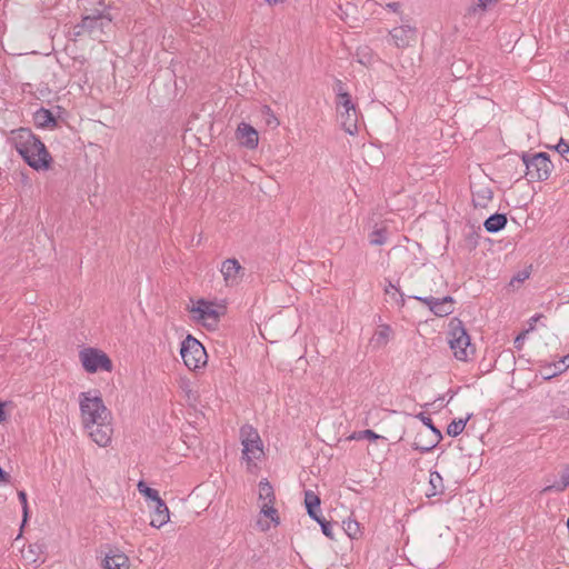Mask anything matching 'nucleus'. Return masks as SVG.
<instances>
[{"instance_id": "nucleus-1", "label": "nucleus", "mask_w": 569, "mask_h": 569, "mask_svg": "<svg viewBox=\"0 0 569 569\" xmlns=\"http://www.w3.org/2000/svg\"><path fill=\"white\" fill-rule=\"evenodd\" d=\"M12 142L17 152L32 169L44 171L50 168L52 157L31 129L19 128L13 131Z\"/></svg>"}, {"instance_id": "nucleus-2", "label": "nucleus", "mask_w": 569, "mask_h": 569, "mask_svg": "<svg viewBox=\"0 0 569 569\" xmlns=\"http://www.w3.org/2000/svg\"><path fill=\"white\" fill-rule=\"evenodd\" d=\"M80 412L84 427H94V423L110 420L111 412L104 406L98 390L81 392Z\"/></svg>"}, {"instance_id": "nucleus-3", "label": "nucleus", "mask_w": 569, "mask_h": 569, "mask_svg": "<svg viewBox=\"0 0 569 569\" xmlns=\"http://www.w3.org/2000/svg\"><path fill=\"white\" fill-rule=\"evenodd\" d=\"M448 342L457 360L468 361L476 352L463 322L458 318L449 322Z\"/></svg>"}, {"instance_id": "nucleus-4", "label": "nucleus", "mask_w": 569, "mask_h": 569, "mask_svg": "<svg viewBox=\"0 0 569 569\" xmlns=\"http://www.w3.org/2000/svg\"><path fill=\"white\" fill-rule=\"evenodd\" d=\"M521 160L526 168L528 181H546L553 170V163L546 152H537L533 154L522 152Z\"/></svg>"}, {"instance_id": "nucleus-5", "label": "nucleus", "mask_w": 569, "mask_h": 569, "mask_svg": "<svg viewBox=\"0 0 569 569\" xmlns=\"http://www.w3.org/2000/svg\"><path fill=\"white\" fill-rule=\"evenodd\" d=\"M180 355L190 370L203 367L208 359L204 347L191 335L181 342Z\"/></svg>"}, {"instance_id": "nucleus-6", "label": "nucleus", "mask_w": 569, "mask_h": 569, "mask_svg": "<svg viewBox=\"0 0 569 569\" xmlns=\"http://www.w3.org/2000/svg\"><path fill=\"white\" fill-rule=\"evenodd\" d=\"M240 439L243 446L242 459L247 461L248 469L254 459H260L263 455L262 441L258 431L250 425L240 428Z\"/></svg>"}, {"instance_id": "nucleus-7", "label": "nucleus", "mask_w": 569, "mask_h": 569, "mask_svg": "<svg viewBox=\"0 0 569 569\" xmlns=\"http://www.w3.org/2000/svg\"><path fill=\"white\" fill-rule=\"evenodd\" d=\"M83 369L89 373L97 371L110 372L113 368L111 359L103 351L96 348H84L79 353Z\"/></svg>"}, {"instance_id": "nucleus-8", "label": "nucleus", "mask_w": 569, "mask_h": 569, "mask_svg": "<svg viewBox=\"0 0 569 569\" xmlns=\"http://www.w3.org/2000/svg\"><path fill=\"white\" fill-rule=\"evenodd\" d=\"M409 298L416 299L426 306L437 317H447L455 311V299L451 296H445L442 298H435L432 296H410Z\"/></svg>"}, {"instance_id": "nucleus-9", "label": "nucleus", "mask_w": 569, "mask_h": 569, "mask_svg": "<svg viewBox=\"0 0 569 569\" xmlns=\"http://www.w3.org/2000/svg\"><path fill=\"white\" fill-rule=\"evenodd\" d=\"M84 20L88 21V34L94 40L104 33V29H109L112 22L109 13L101 12L99 10H94V13L92 14L84 16Z\"/></svg>"}, {"instance_id": "nucleus-10", "label": "nucleus", "mask_w": 569, "mask_h": 569, "mask_svg": "<svg viewBox=\"0 0 569 569\" xmlns=\"http://www.w3.org/2000/svg\"><path fill=\"white\" fill-rule=\"evenodd\" d=\"M402 24L393 28L389 34L398 48H407L416 40L417 29L408 23V20L400 18Z\"/></svg>"}, {"instance_id": "nucleus-11", "label": "nucleus", "mask_w": 569, "mask_h": 569, "mask_svg": "<svg viewBox=\"0 0 569 569\" xmlns=\"http://www.w3.org/2000/svg\"><path fill=\"white\" fill-rule=\"evenodd\" d=\"M417 418L421 420V422L429 428L433 433V439L428 442V445H421L419 440L420 436L416 438L412 443V448L421 453L431 451L442 439V435L440 430L433 425L432 419L426 416L423 412L417 415Z\"/></svg>"}, {"instance_id": "nucleus-12", "label": "nucleus", "mask_w": 569, "mask_h": 569, "mask_svg": "<svg viewBox=\"0 0 569 569\" xmlns=\"http://www.w3.org/2000/svg\"><path fill=\"white\" fill-rule=\"evenodd\" d=\"M220 271L226 284L230 287L237 286L244 274V268L236 258L226 259L221 264Z\"/></svg>"}, {"instance_id": "nucleus-13", "label": "nucleus", "mask_w": 569, "mask_h": 569, "mask_svg": "<svg viewBox=\"0 0 569 569\" xmlns=\"http://www.w3.org/2000/svg\"><path fill=\"white\" fill-rule=\"evenodd\" d=\"M89 430L91 439L100 447H107L111 442L112 427L110 420L94 423V427H84Z\"/></svg>"}, {"instance_id": "nucleus-14", "label": "nucleus", "mask_w": 569, "mask_h": 569, "mask_svg": "<svg viewBox=\"0 0 569 569\" xmlns=\"http://www.w3.org/2000/svg\"><path fill=\"white\" fill-rule=\"evenodd\" d=\"M190 311L196 315L194 318L197 320L203 322L212 320L214 325L219 321V311L213 308L211 302L203 299L198 300L197 305L193 306Z\"/></svg>"}, {"instance_id": "nucleus-15", "label": "nucleus", "mask_w": 569, "mask_h": 569, "mask_svg": "<svg viewBox=\"0 0 569 569\" xmlns=\"http://www.w3.org/2000/svg\"><path fill=\"white\" fill-rule=\"evenodd\" d=\"M237 139L241 146L254 149L259 142L258 131L251 124L241 122L237 129Z\"/></svg>"}, {"instance_id": "nucleus-16", "label": "nucleus", "mask_w": 569, "mask_h": 569, "mask_svg": "<svg viewBox=\"0 0 569 569\" xmlns=\"http://www.w3.org/2000/svg\"><path fill=\"white\" fill-rule=\"evenodd\" d=\"M106 569H129V558L118 548H111L104 557Z\"/></svg>"}, {"instance_id": "nucleus-17", "label": "nucleus", "mask_w": 569, "mask_h": 569, "mask_svg": "<svg viewBox=\"0 0 569 569\" xmlns=\"http://www.w3.org/2000/svg\"><path fill=\"white\" fill-rule=\"evenodd\" d=\"M340 123L343 130L349 134H356L358 132V111H338Z\"/></svg>"}, {"instance_id": "nucleus-18", "label": "nucleus", "mask_w": 569, "mask_h": 569, "mask_svg": "<svg viewBox=\"0 0 569 569\" xmlns=\"http://www.w3.org/2000/svg\"><path fill=\"white\" fill-rule=\"evenodd\" d=\"M34 122L39 128L53 129L58 126V120L49 109L40 108L33 116Z\"/></svg>"}, {"instance_id": "nucleus-19", "label": "nucleus", "mask_w": 569, "mask_h": 569, "mask_svg": "<svg viewBox=\"0 0 569 569\" xmlns=\"http://www.w3.org/2000/svg\"><path fill=\"white\" fill-rule=\"evenodd\" d=\"M507 222L508 219L505 213L496 212L485 220L483 227L488 232L496 233L505 229Z\"/></svg>"}, {"instance_id": "nucleus-20", "label": "nucleus", "mask_w": 569, "mask_h": 569, "mask_svg": "<svg viewBox=\"0 0 569 569\" xmlns=\"http://www.w3.org/2000/svg\"><path fill=\"white\" fill-rule=\"evenodd\" d=\"M169 521V509L166 502L160 499L156 501L154 513L151 519L150 525L156 528L162 527L164 523Z\"/></svg>"}, {"instance_id": "nucleus-21", "label": "nucleus", "mask_w": 569, "mask_h": 569, "mask_svg": "<svg viewBox=\"0 0 569 569\" xmlns=\"http://www.w3.org/2000/svg\"><path fill=\"white\" fill-rule=\"evenodd\" d=\"M493 192L489 187H479L472 190V202L476 208H486L491 201Z\"/></svg>"}, {"instance_id": "nucleus-22", "label": "nucleus", "mask_w": 569, "mask_h": 569, "mask_svg": "<svg viewBox=\"0 0 569 569\" xmlns=\"http://www.w3.org/2000/svg\"><path fill=\"white\" fill-rule=\"evenodd\" d=\"M445 491L443 479L438 471H430L429 488L426 491L428 498L442 495Z\"/></svg>"}, {"instance_id": "nucleus-23", "label": "nucleus", "mask_w": 569, "mask_h": 569, "mask_svg": "<svg viewBox=\"0 0 569 569\" xmlns=\"http://www.w3.org/2000/svg\"><path fill=\"white\" fill-rule=\"evenodd\" d=\"M259 500L268 505H273L276 500L273 488L266 479L259 482Z\"/></svg>"}, {"instance_id": "nucleus-24", "label": "nucleus", "mask_w": 569, "mask_h": 569, "mask_svg": "<svg viewBox=\"0 0 569 569\" xmlns=\"http://www.w3.org/2000/svg\"><path fill=\"white\" fill-rule=\"evenodd\" d=\"M392 335V329L389 325H382L375 332L372 337V341L376 346L382 347L386 346Z\"/></svg>"}, {"instance_id": "nucleus-25", "label": "nucleus", "mask_w": 569, "mask_h": 569, "mask_svg": "<svg viewBox=\"0 0 569 569\" xmlns=\"http://www.w3.org/2000/svg\"><path fill=\"white\" fill-rule=\"evenodd\" d=\"M471 418V415H468L467 418L462 419H458V420H453L451 421L448 427H447V433L450 436V437H457L459 436L466 428V425L468 422V420Z\"/></svg>"}, {"instance_id": "nucleus-26", "label": "nucleus", "mask_w": 569, "mask_h": 569, "mask_svg": "<svg viewBox=\"0 0 569 569\" xmlns=\"http://www.w3.org/2000/svg\"><path fill=\"white\" fill-rule=\"evenodd\" d=\"M342 529L348 537L357 539L360 536V525L357 520L348 518L342 521Z\"/></svg>"}, {"instance_id": "nucleus-27", "label": "nucleus", "mask_w": 569, "mask_h": 569, "mask_svg": "<svg viewBox=\"0 0 569 569\" xmlns=\"http://www.w3.org/2000/svg\"><path fill=\"white\" fill-rule=\"evenodd\" d=\"M356 57L357 61L362 66H370L373 62V52L367 46L358 48Z\"/></svg>"}, {"instance_id": "nucleus-28", "label": "nucleus", "mask_w": 569, "mask_h": 569, "mask_svg": "<svg viewBox=\"0 0 569 569\" xmlns=\"http://www.w3.org/2000/svg\"><path fill=\"white\" fill-rule=\"evenodd\" d=\"M336 103L338 111H348L357 109L350 93H340L339 98H337Z\"/></svg>"}, {"instance_id": "nucleus-29", "label": "nucleus", "mask_w": 569, "mask_h": 569, "mask_svg": "<svg viewBox=\"0 0 569 569\" xmlns=\"http://www.w3.org/2000/svg\"><path fill=\"white\" fill-rule=\"evenodd\" d=\"M387 228L375 229L369 234V242L372 246H382L387 242Z\"/></svg>"}, {"instance_id": "nucleus-30", "label": "nucleus", "mask_w": 569, "mask_h": 569, "mask_svg": "<svg viewBox=\"0 0 569 569\" xmlns=\"http://www.w3.org/2000/svg\"><path fill=\"white\" fill-rule=\"evenodd\" d=\"M386 295H391L392 298H396L398 295V298L396 299L399 307H403L406 302L405 293L400 290V288L396 284H393L391 281L388 282V286L385 288Z\"/></svg>"}, {"instance_id": "nucleus-31", "label": "nucleus", "mask_w": 569, "mask_h": 569, "mask_svg": "<svg viewBox=\"0 0 569 569\" xmlns=\"http://www.w3.org/2000/svg\"><path fill=\"white\" fill-rule=\"evenodd\" d=\"M567 487H569V469L567 468L560 477V480L555 482L551 486H547L543 491H563Z\"/></svg>"}, {"instance_id": "nucleus-32", "label": "nucleus", "mask_w": 569, "mask_h": 569, "mask_svg": "<svg viewBox=\"0 0 569 569\" xmlns=\"http://www.w3.org/2000/svg\"><path fill=\"white\" fill-rule=\"evenodd\" d=\"M44 545L42 543H32L29 545L26 558L30 560L31 562H37L39 560V556L43 552Z\"/></svg>"}, {"instance_id": "nucleus-33", "label": "nucleus", "mask_w": 569, "mask_h": 569, "mask_svg": "<svg viewBox=\"0 0 569 569\" xmlns=\"http://www.w3.org/2000/svg\"><path fill=\"white\" fill-rule=\"evenodd\" d=\"M548 149L556 150L566 161L569 162V142L560 138L556 146H547Z\"/></svg>"}, {"instance_id": "nucleus-34", "label": "nucleus", "mask_w": 569, "mask_h": 569, "mask_svg": "<svg viewBox=\"0 0 569 569\" xmlns=\"http://www.w3.org/2000/svg\"><path fill=\"white\" fill-rule=\"evenodd\" d=\"M260 511H261V513H263L266 517H268L276 525L279 523L278 511L273 507V505L261 503L260 505Z\"/></svg>"}, {"instance_id": "nucleus-35", "label": "nucleus", "mask_w": 569, "mask_h": 569, "mask_svg": "<svg viewBox=\"0 0 569 569\" xmlns=\"http://www.w3.org/2000/svg\"><path fill=\"white\" fill-rule=\"evenodd\" d=\"M321 500L317 493H315L312 490H306L305 491V506L306 508L313 507V508H320Z\"/></svg>"}, {"instance_id": "nucleus-36", "label": "nucleus", "mask_w": 569, "mask_h": 569, "mask_svg": "<svg viewBox=\"0 0 569 569\" xmlns=\"http://www.w3.org/2000/svg\"><path fill=\"white\" fill-rule=\"evenodd\" d=\"M138 489L144 497L151 499L154 502L161 499L158 490L146 486L142 481L139 482Z\"/></svg>"}, {"instance_id": "nucleus-37", "label": "nucleus", "mask_w": 569, "mask_h": 569, "mask_svg": "<svg viewBox=\"0 0 569 569\" xmlns=\"http://www.w3.org/2000/svg\"><path fill=\"white\" fill-rule=\"evenodd\" d=\"M87 23H88V21L84 20V16H83L81 19V22L73 26L72 31H71V36L73 37V40H77L78 38L82 37L86 33L88 34Z\"/></svg>"}, {"instance_id": "nucleus-38", "label": "nucleus", "mask_w": 569, "mask_h": 569, "mask_svg": "<svg viewBox=\"0 0 569 569\" xmlns=\"http://www.w3.org/2000/svg\"><path fill=\"white\" fill-rule=\"evenodd\" d=\"M569 367L566 366V365H562L560 363V360L557 362V363H553V365H548L546 367V369H553V371L550 373V375H545L543 378L546 380H549L560 373H562L563 371H566Z\"/></svg>"}, {"instance_id": "nucleus-39", "label": "nucleus", "mask_w": 569, "mask_h": 569, "mask_svg": "<svg viewBox=\"0 0 569 569\" xmlns=\"http://www.w3.org/2000/svg\"><path fill=\"white\" fill-rule=\"evenodd\" d=\"M18 498L22 506V512H23V519H22V526L23 527L28 520L29 517V508H28V500H27V493L23 490L18 491Z\"/></svg>"}, {"instance_id": "nucleus-40", "label": "nucleus", "mask_w": 569, "mask_h": 569, "mask_svg": "<svg viewBox=\"0 0 569 569\" xmlns=\"http://www.w3.org/2000/svg\"><path fill=\"white\" fill-rule=\"evenodd\" d=\"M378 438H379V435H377L376 432H373L370 429H366V430H362V431H359V432H355L350 437V439H357V440H360V439L377 440Z\"/></svg>"}, {"instance_id": "nucleus-41", "label": "nucleus", "mask_w": 569, "mask_h": 569, "mask_svg": "<svg viewBox=\"0 0 569 569\" xmlns=\"http://www.w3.org/2000/svg\"><path fill=\"white\" fill-rule=\"evenodd\" d=\"M530 277V270L523 269L518 271L510 280L509 286H515L516 283H522Z\"/></svg>"}, {"instance_id": "nucleus-42", "label": "nucleus", "mask_w": 569, "mask_h": 569, "mask_svg": "<svg viewBox=\"0 0 569 569\" xmlns=\"http://www.w3.org/2000/svg\"><path fill=\"white\" fill-rule=\"evenodd\" d=\"M319 525H320V527H321V531H322V533H323L327 538H329V539L333 540V539H335V537H333V530H332V527H333L332 522H330V521H328V520H326V519H321V522H320Z\"/></svg>"}, {"instance_id": "nucleus-43", "label": "nucleus", "mask_w": 569, "mask_h": 569, "mask_svg": "<svg viewBox=\"0 0 569 569\" xmlns=\"http://www.w3.org/2000/svg\"><path fill=\"white\" fill-rule=\"evenodd\" d=\"M529 330H525L522 332H520L516 339H515V348L518 349V350H521L522 346H523V341L528 335Z\"/></svg>"}, {"instance_id": "nucleus-44", "label": "nucleus", "mask_w": 569, "mask_h": 569, "mask_svg": "<svg viewBox=\"0 0 569 569\" xmlns=\"http://www.w3.org/2000/svg\"><path fill=\"white\" fill-rule=\"evenodd\" d=\"M555 418H569V409L566 407H559L552 411Z\"/></svg>"}, {"instance_id": "nucleus-45", "label": "nucleus", "mask_w": 569, "mask_h": 569, "mask_svg": "<svg viewBox=\"0 0 569 569\" xmlns=\"http://www.w3.org/2000/svg\"><path fill=\"white\" fill-rule=\"evenodd\" d=\"M333 90L337 94V98H339V94L340 93H348L346 90H345V83L337 79L336 82H335V86H333Z\"/></svg>"}, {"instance_id": "nucleus-46", "label": "nucleus", "mask_w": 569, "mask_h": 569, "mask_svg": "<svg viewBox=\"0 0 569 569\" xmlns=\"http://www.w3.org/2000/svg\"><path fill=\"white\" fill-rule=\"evenodd\" d=\"M386 8L396 12V13H399L400 12V8H401V3L400 2H388L386 4Z\"/></svg>"}, {"instance_id": "nucleus-47", "label": "nucleus", "mask_w": 569, "mask_h": 569, "mask_svg": "<svg viewBox=\"0 0 569 569\" xmlns=\"http://www.w3.org/2000/svg\"><path fill=\"white\" fill-rule=\"evenodd\" d=\"M10 475L0 467V483L9 482Z\"/></svg>"}, {"instance_id": "nucleus-48", "label": "nucleus", "mask_w": 569, "mask_h": 569, "mask_svg": "<svg viewBox=\"0 0 569 569\" xmlns=\"http://www.w3.org/2000/svg\"><path fill=\"white\" fill-rule=\"evenodd\" d=\"M306 509H307V512H308L310 518L315 517L316 513L320 512V508H313V507L311 508V507H309V508H306Z\"/></svg>"}, {"instance_id": "nucleus-49", "label": "nucleus", "mask_w": 569, "mask_h": 569, "mask_svg": "<svg viewBox=\"0 0 569 569\" xmlns=\"http://www.w3.org/2000/svg\"><path fill=\"white\" fill-rule=\"evenodd\" d=\"M541 315H535L533 317H531L530 321V328L528 330H532L533 329V322H537L539 319H540Z\"/></svg>"}, {"instance_id": "nucleus-50", "label": "nucleus", "mask_w": 569, "mask_h": 569, "mask_svg": "<svg viewBox=\"0 0 569 569\" xmlns=\"http://www.w3.org/2000/svg\"><path fill=\"white\" fill-rule=\"evenodd\" d=\"M560 363L562 365H566L569 367V353L563 356L561 359H560Z\"/></svg>"}, {"instance_id": "nucleus-51", "label": "nucleus", "mask_w": 569, "mask_h": 569, "mask_svg": "<svg viewBox=\"0 0 569 569\" xmlns=\"http://www.w3.org/2000/svg\"><path fill=\"white\" fill-rule=\"evenodd\" d=\"M270 6H276L278 3L283 2L284 0H264Z\"/></svg>"}, {"instance_id": "nucleus-52", "label": "nucleus", "mask_w": 569, "mask_h": 569, "mask_svg": "<svg viewBox=\"0 0 569 569\" xmlns=\"http://www.w3.org/2000/svg\"><path fill=\"white\" fill-rule=\"evenodd\" d=\"M311 519H313V520H316L318 523H320V522H321V519H325V518H323V517L320 515V512H319V513H316V516H315V517H312Z\"/></svg>"}, {"instance_id": "nucleus-53", "label": "nucleus", "mask_w": 569, "mask_h": 569, "mask_svg": "<svg viewBox=\"0 0 569 569\" xmlns=\"http://www.w3.org/2000/svg\"><path fill=\"white\" fill-rule=\"evenodd\" d=\"M6 419V415H4V411L2 409V407L0 406V423Z\"/></svg>"}, {"instance_id": "nucleus-54", "label": "nucleus", "mask_w": 569, "mask_h": 569, "mask_svg": "<svg viewBox=\"0 0 569 569\" xmlns=\"http://www.w3.org/2000/svg\"><path fill=\"white\" fill-rule=\"evenodd\" d=\"M545 370H546V375H550L553 371V369H546V368H545Z\"/></svg>"}, {"instance_id": "nucleus-55", "label": "nucleus", "mask_w": 569, "mask_h": 569, "mask_svg": "<svg viewBox=\"0 0 569 569\" xmlns=\"http://www.w3.org/2000/svg\"><path fill=\"white\" fill-rule=\"evenodd\" d=\"M470 11H473V12H475V11H476V7H471V8H470Z\"/></svg>"}, {"instance_id": "nucleus-56", "label": "nucleus", "mask_w": 569, "mask_h": 569, "mask_svg": "<svg viewBox=\"0 0 569 569\" xmlns=\"http://www.w3.org/2000/svg\"><path fill=\"white\" fill-rule=\"evenodd\" d=\"M567 526H568V529H569V518H568V521H567Z\"/></svg>"}]
</instances>
